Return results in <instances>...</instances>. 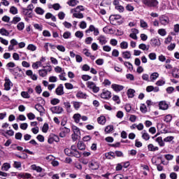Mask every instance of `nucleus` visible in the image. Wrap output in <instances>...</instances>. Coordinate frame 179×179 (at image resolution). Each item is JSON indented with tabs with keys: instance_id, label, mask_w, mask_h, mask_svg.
<instances>
[{
	"instance_id": "f257e3e1",
	"label": "nucleus",
	"mask_w": 179,
	"mask_h": 179,
	"mask_svg": "<svg viewBox=\"0 0 179 179\" xmlns=\"http://www.w3.org/2000/svg\"><path fill=\"white\" fill-rule=\"evenodd\" d=\"M142 3L147 8H156L159 5L157 0H142Z\"/></svg>"
},
{
	"instance_id": "f03ea898",
	"label": "nucleus",
	"mask_w": 179,
	"mask_h": 179,
	"mask_svg": "<svg viewBox=\"0 0 179 179\" xmlns=\"http://www.w3.org/2000/svg\"><path fill=\"white\" fill-rule=\"evenodd\" d=\"M54 142H59V137L54 134H51L48 136V143L50 145H52Z\"/></svg>"
},
{
	"instance_id": "7ed1b4c3",
	"label": "nucleus",
	"mask_w": 179,
	"mask_h": 179,
	"mask_svg": "<svg viewBox=\"0 0 179 179\" xmlns=\"http://www.w3.org/2000/svg\"><path fill=\"white\" fill-rule=\"evenodd\" d=\"M9 72L14 75V76H17L18 78H21L22 74L20 72H22V69L19 67H15L14 69H8Z\"/></svg>"
},
{
	"instance_id": "20e7f679",
	"label": "nucleus",
	"mask_w": 179,
	"mask_h": 179,
	"mask_svg": "<svg viewBox=\"0 0 179 179\" xmlns=\"http://www.w3.org/2000/svg\"><path fill=\"white\" fill-rule=\"evenodd\" d=\"M50 111H52V114H62V111H64V108L61 106H53L50 108Z\"/></svg>"
},
{
	"instance_id": "39448f33",
	"label": "nucleus",
	"mask_w": 179,
	"mask_h": 179,
	"mask_svg": "<svg viewBox=\"0 0 179 179\" xmlns=\"http://www.w3.org/2000/svg\"><path fill=\"white\" fill-rule=\"evenodd\" d=\"M89 168L91 170H99L100 169V164L97 162L91 161L89 162Z\"/></svg>"
},
{
	"instance_id": "423d86ee",
	"label": "nucleus",
	"mask_w": 179,
	"mask_h": 179,
	"mask_svg": "<svg viewBox=\"0 0 179 179\" xmlns=\"http://www.w3.org/2000/svg\"><path fill=\"white\" fill-rule=\"evenodd\" d=\"M21 10H22V15H23L24 16H27V17H29V18L33 17V12L23 7L21 8Z\"/></svg>"
},
{
	"instance_id": "0eeeda50",
	"label": "nucleus",
	"mask_w": 179,
	"mask_h": 179,
	"mask_svg": "<svg viewBox=\"0 0 179 179\" xmlns=\"http://www.w3.org/2000/svg\"><path fill=\"white\" fill-rule=\"evenodd\" d=\"M55 93L57 94V96H62L65 94V92H64V85L62 84H60L55 90Z\"/></svg>"
},
{
	"instance_id": "6e6552de",
	"label": "nucleus",
	"mask_w": 179,
	"mask_h": 179,
	"mask_svg": "<svg viewBox=\"0 0 179 179\" xmlns=\"http://www.w3.org/2000/svg\"><path fill=\"white\" fill-rule=\"evenodd\" d=\"M101 97L105 100H108V99H111V92L108 90H103L101 94Z\"/></svg>"
},
{
	"instance_id": "1a4fd4ad",
	"label": "nucleus",
	"mask_w": 179,
	"mask_h": 179,
	"mask_svg": "<svg viewBox=\"0 0 179 179\" xmlns=\"http://www.w3.org/2000/svg\"><path fill=\"white\" fill-rule=\"evenodd\" d=\"M159 22L161 24L166 26L169 24V22H170V20H169V17H166L165 15H162L159 17Z\"/></svg>"
},
{
	"instance_id": "9d476101",
	"label": "nucleus",
	"mask_w": 179,
	"mask_h": 179,
	"mask_svg": "<svg viewBox=\"0 0 179 179\" xmlns=\"http://www.w3.org/2000/svg\"><path fill=\"white\" fill-rule=\"evenodd\" d=\"M111 87L115 92H121V90H124V86L118 84H113Z\"/></svg>"
},
{
	"instance_id": "9b49d317",
	"label": "nucleus",
	"mask_w": 179,
	"mask_h": 179,
	"mask_svg": "<svg viewBox=\"0 0 179 179\" xmlns=\"http://www.w3.org/2000/svg\"><path fill=\"white\" fill-rule=\"evenodd\" d=\"M151 45L152 47H159L160 46V40L156 38H153L151 39Z\"/></svg>"
},
{
	"instance_id": "f8f14e48",
	"label": "nucleus",
	"mask_w": 179,
	"mask_h": 179,
	"mask_svg": "<svg viewBox=\"0 0 179 179\" xmlns=\"http://www.w3.org/2000/svg\"><path fill=\"white\" fill-rule=\"evenodd\" d=\"M159 106L160 110H167L169 108V104H167V102L166 101H162L159 103Z\"/></svg>"
},
{
	"instance_id": "ddd939ff",
	"label": "nucleus",
	"mask_w": 179,
	"mask_h": 179,
	"mask_svg": "<svg viewBox=\"0 0 179 179\" xmlns=\"http://www.w3.org/2000/svg\"><path fill=\"white\" fill-rule=\"evenodd\" d=\"M35 110L38 111L41 114H44L45 113V109H44V107L41 106V104H36L35 106Z\"/></svg>"
},
{
	"instance_id": "4468645a",
	"label": "nucleus",
	"mask_w": 179,
	"mask_h": 179,
	"mask_svg": "<svg viewBox=\"0 0 179 179\" xmlns=\"http://www.w3.org/2000/svg\"><path fill=\"white\" fill-rule=\"evenodd\" d=\"M98 40L101 45H104V44H107V39L106 36L101 35L98 37Z\"/></svg>"
},
{
	"instance_id": "2eb2a0df",
	"label": "nucleus",
	"mask_w": 179,
	"mask_h": 179,
	"mask_svg": "<svg viewBox=\"0 0 179 179\" xmlns=\"http://www.w3.org/2000/svg\"><path fill=\"white\" fill-rule=\"evenodd\" d=\"M138 48L140 50H143V51H149V48H150V45H146V44L145 43H141L138 45Z\"/></svg>"
},
{
	"instance_id": "dca6fc26",
	"label": "nucleus",
	"mask_w": 179,
	"mask_h": 179,
	"mask_svg": "<svg viewBox=\"0 0 179 179\" xmlns=\"http://www.w3.org/2000/svg\"><path fill=\"white\" fill-rule=\"evenodd\" d=\"M77 148L79 150H85L86 149V145H85L83 141H78Z\"/></svg>"
},
{
	"instance_id": "f3484780",
	"label": "nucleus",
	"mask_w": 179,
	"mask_h": 179,
	"mask_svg": "<svg viewBox=\"0 0 179 179\" xmlns=\"http://www.w3.org/2000/svg\"><path fill=\"white\" fill-rule=\"evenodd\" d=\"M82 117V115L79 113H76L73 115V118L76 124H79L80 122V118Z\"/></svg>"
},
{
	"instance_id": "a211bd4d",
	"label": "nucleus",
	"mask_w": 179,
	"mask_h": 179,
	"mask_svg": "<svg viewBox=\"0 0 179 179\" xmlns=\"http://www.w3.org/2000/svg\"><path fill=\"white\" fill-rule=\"evenodd\" d=\"M127 96L129 99H133L135 96V90L134 89H129L127 90Z\"/></svg>"
},
{
	"instance_id": "6ab92c4d",
	"label": "nucleus",
	"mask_w": 179,
	"mask_h": 179,
	"mask_svg": "<svg viewBox=\"0 0 179 179\" xmlns=\"http://www.w3.org/2000/svg\"><path fill=\"white\" fill-rule=\"evenodd\" d=\"M142 138L144 139V141H149L150 139V136L148 132H146V130H144L142 131Z\"/></svg>"
},
{
	"instance_id": "aec40b11",
	"label": "nucleus",
	"mask_w": 179,
	"mask_h": 179,
	"mask_svg": "<svg viewBox=\"0 0 179 179\" xmlns=\"http://www.w3.org/2000/svg\"><path fill=\"white\" fill-rule=\"evenodd\" d=\"M10 85H12L10 80L6 79L4 84L5 90H10Z\"/></svg>"
},
{
	"instance_id": "412c9836",
	"label": "nucleus",
	"mask_w": 179,
	"mask_h": 179,
	"mask_svg": "<svg viewBox=\"0 0 179 179\" xmlns=\"http://www.w3.org/2000/svg\"><path fill=\"white\" fill-rule=\"evenodd\" d=\"M31 170H35V171H37V173H41V171H43V168L37 166L36 164L31 165Z\"/></svg>"
},
{
	"instance_id": "4be33fe9",
	"label": "nucleus",
	"mask_w": 179,
	"mask_h": 179,
	"mask_svg": "<svg viewBox=\"0 0 179 179\" xmlns=\"http://www.w3.org/2000/svg\"><path fill=\"white\" fill-rule=\"evenodd\" d=\"M148 149L150 152H156V150H159V147H155L153 144H149L148 145Z\"/></svg>"
},
{
	"instance_id": "5701e85b",
	"label": "nucleus",
	"mask_w": 179,
	"mask_h": 179,
	"mask_svg": "<svg viewBox=\"0 0 179 179\" xmlns=\"http://www.w3.org/2000/svg\"><path fill=\"white\" fill-rule=\"evenodd\" d=\"M76 97H78V99H87V94H86L82 92H78L76 94Z\"/></svg>"
},
{
	"instance_id": "b1692460",
	"label": "nucleus",
	"mask_w": 179,
	"mask_h": 179,
	"mask_svg": "<svg viewBox=\"0 0 179 179\" xmlns=\"http://www.w3.org/2000/svg\"><path fill=\"white\" fill-rule=\"evenodd\" d=\"M10 169V164L9 163H4L1 166V170L3 171H8Z\"/></svg>"
},
{
	"instance_id": "393cba45",
	"label": "nucleus",
	"mask_w": 179,
	"mask_h": 179,
	"mask_svg": "<svg viewBox=\"0 0 179 179\" xmlns=\"http://www.w3.org/2000/svg\"><path fill=\"white\" fill-rule=\"evenodd\" d=\"M79 3V1L78 0H70L67 1V4H69V6H76Z\"/></svg>"
},
{
	"instance_id": "a878e982",
	"label": "nucleus",
	"mask_w": 179,
	"mask_h": 179,
	"mask_svg": "<svg viewBox=\"0 0 179 179\" xmlns=\"http://www.w3.org/2000/svg\"><path fill=\"white\" fill-rule=\"evenodd\" d=\"M39 76H41L42 78H45V76L48 75V71L47 69H41L38 71Z\"/></svg>"
},
{
	"instance_id": "bb28decb",
	"label": "nucleus",
	"mask_w": 179,
	"mask_h": 179,
	"mask_svg": "<svg viewBox=\"0 0 179 179\" xmlns=\"http://www.w3.org/2000/svg\"><path fill=\"white\" fill-rule=\"evenodd\" d=\"M150 78L151 82H153V80H156V79H157V78H159V73H157V72L152 73L150 75Z\"/></svg>"
},
{
	"instance_id": "cd10ccee",
	"label": "nucleus",
	"mask_w": 179,
	"mask_h": 179,
	"mask_svg": "<svg viewBox=\"0 0 179 179\" xmlns=\"http://www.w3.org/2000/svg\"><path fill=\"white\" fill-rule=\"evenodd\" d=\"M87 86L88 89H91L92 90H94V87H96V83L92 81L87 82Z\"/></svg>"
},
{
	"instance_id": "c85d7f7f",
	"label": "nucleus",
	"mask_w": 179,
	"mask_h": 179,
	"mask_svg": "<svg viewBox=\"0 0 179 179\" xmlns=\"http://www.w3.org/2000/svg\"><path fill=\"white\" fill-rule=\"evenodd\" d=\"M121 15H111L109 19L110 20V22H114V20H120V19H121Z\"/></svg>"
},
{
	"instance_id": "c756f323",
	"label": "nucleus",
	"mask_w": 179,
	"mask_h": 179,
	"mask_svg": "<svg viewBox=\"0 0 179 179\" xmlns=\"http://www.w3.org/2000/svg\"><path fill=\"white\" fill-rule=\"evenodd\" d=\"M122 54L123 58L126 59H129V58H131V52L129 51L123 52Z\"/></svg>"
},
{
	"instance_id": "7c9ffc66",
	"label": "nucleus",
	"mask_w": 179,
	"mask_h": 179,
	"mask_svg": "<svg viewBox=\"0 0 179 179\" xmlns=\"http://www.w3.org/2000/svg\"><path fill=\"white\" fill-rule=\"evenodd\" d=\"M97 121L99 124H101V125H104V124H106V117L101 116L98 117Z\"/></svg>"
},
{
	"instance_id": "2f4dec72",
	"label": "nucleus",
	"mask_w": 179,
	"mask_h": 179,
	"mask_svg": "<svg viewBox=\"0 0 179 179\" xmlns=\"http://www.w3.org/2000/svg\"><path fill=\"white\" fill-rule=\"evenodd\" d=\"M72 130L73 134H77L78 135H80V129L78 127L73 125Z\"/></svg>"
},
{
	"instance_id": "473e14b6",
	"label": "nucleus",
	"mask_w": 179,
	"mask_h": 179,
	"mask_svg": "<svg viewBox=\"0 0 179 179\" xmlns=\"http://www.w3.org/2000/svg\"><path fill=\"white\" fill-rule=\"evenodd\" d=\"M114 129V127L113 125H109L105 128V132L106 134H110V132H113Z\"/></svg>"
},
{
	"instance_id": "72a5a7b5",
	"label": "nucleus",
	"mask_w": 179,
	"mask_h": 179,
	"mask_svg": "<svg viewBox=\"0 0 179 179\" xmlns=\"http://www.w3.org/2000/svg\"><path fill=\"white\" fill-rule=\"evenodd\" d=\"M82 156V152H80L79 151L76 150L73 152V157H76L77 159H79Z\"/></svg>"
},
{
	"instance_id": "f704fd0d",
	"label": "nucleus",
	"mask_w": 179,
	"mask_h": 179,
	"mask_svg": "<svg viewBox=\"0 0 179 179\" xmlns=\"http://www.w3.org/2000/svg\"><path fill=\"white\" fill-rule=\"evenodd\" d=\"M106 159H111V157H115V153L114 152H109L105 154Z\"/></svg>"
},
{
	"instance_id": "c9c22d12",
	"label": "nucleus",
	"mask_w": 179,
	"mask_h": 179,
	"mask_svg": "<svg viewBox=\"0 0 179 179\" xmlns=\"http://www.w3.org/2000/svg\"><path fill=\"white\" fill-rule=\"evenodd\" d=\"M112 100H113V101L117 104H121V99H120V96H118V95H114L112 98Z\"/></svg>"
},
{
	"instance_id": "e433bc0d",
	"label": "nucleus",
	"mask_w": 179,
	"mask_h": 179,
	"mask_svg": "<svg viewBox=\"0 0 179 179\" xmlns=\"http://www.w3.org/2000/svg\"><path fill=\"white\" fill-rule=\"evenodd\" d=\"M10 13L12 15H17V8L11 6L10 8Z\"/></svg>"
},
{
	"instance_id": "4c0bfd02",
	"label": "nucleus",
	"mask_w": 179,
	"mask_h": 179,
	"mask_svg": "<svg viewBox=\"0 0 179 179\" xmlns=\"http://www.w3.org/2000/svg\"><path fill=\"white\" fill-rule=\"evenodd\" d=\"M0 34H1V36H9V31L5 28H2L0 29Z\"/></svg>"
},
{
	"instance_id": "58836bf2",
	"label": "nucleus",
	"mask_w": 179,
	"mask_h": 179,
	"mask_svg": "<svg viewBox=\"0 0 179 179\" xmlns=\"http://www.w3.org/2000/svg\"><path fill=\"white\" fill-rule=\"evenodd\" d=\"M120 48H122V50H127V48H128V42L122 41L120 43Z\"/></svg>"
},
{
	"instance_id": "ea45409f",
	"label": "nucleus",
	"mask_w": 179,
	"mask_h": 179,
	"mask_svg": "<svg viewBox=\"0 0 179 179\" xmlns=\"http://www.w3.org/2000/svg\"><path fill=\"white\" fill-rule=\"evenodd\" d=\"M73 16L77 19H83V14L82 13H74Z\"/></svg>"
},
{
	"instance_id": "a19ab883",
	"label": "nucleus",
	"mask_w": 179,
	"mask_h": 179,
	"mask_svg": "<svg viewBox=\"0 0 179 179\" xmlns=\"http://www.w3.org/2000/svg\"><path fill=\"white\" fill-rule=\"evenodd\" d=\"M27 49L29 51H36V50H37V47L33 44H29L28 45Z\"/></svg>"
},
{
	"instance_id": "79ce46f5",
	"label": "nucleus",
	"mask_w": 179,
	"mask_h": 179,
	"mask_svg": "<svg viewBox=\"0 0 179 179\" xmlns=\"http://www.w3.org/2000/svg\"><path fill=\"white\" fill-rule=\"evenodd\" d=\"M64 106L66 108L67 113H71V103L68 101L64 102Z\"/></svg>"
},
{
	"instance_id": "37998d69",
	"label": "nucleus",
	"mask_w": 179,
	"mask_h": 179,
	"mask_svg": "<svg viewBox=\"0 0 179 179\" xmlns=\"http://www.w3.org/2000/svg\"><path fill=\"white\" fill-rule=\"evenodd\" d=\"M116 10H117L118 12H120V13H122V12H124V10H125V8H124V6L119 5L115 7Z\"/></svg>"
},
{
	"instance_id": "c03bdc74",
	"label": "nucleus",
	"mask_w": 179,
	"mask_h": 179,
	"mask_svg": "<svg viewBox=\"0 0 179 179\" xmlns=\"http://www.w3.org/2000/svg\"><path fill=\"white\" fill-rule=\"evenodd\" d=\"M59 99H57V98H54L53 99H52L50 101V103L52 105V106H57V104H59Z\"/></svg>"
},
{
	"instance_id": "a18cd8bd",
	"label": "nucleus",
	"mask_w": 179,
	"mask_h": 179,
	"mask_svg": "<svg viewBox=\"0 0 179 179\" xmlns=\"http://www.w3.org/2000/svg\"><path fill=\"white\" fill-rule=\"evenodd\" d=\"M17 28L20 31L23 30V29H24V22H19L17 25Z\"/></svg>"
},
{
	"instance_id": "49530a36",
	"label": "nucleus",
	"mask_w": 179,
	"mask_h": 179,
	"mask_svg": "<svg viewBox=\"0 0 179 179\" xmlns=\"http://www.w3.org/2000/svg\"><path fill=\"white\" fill-rule=\"evenodd\" d=\"M35 12L36 13H37L38 15H43L44 14V10H43V8L38 7L35 9Z\"/></svg>"
},
{
	"instance_id": "de8ad7c7",
	"label": "nucleus",
	"mask_w": 179,
	"mask_h": 179,
	"mask_svg": "<svg viewBox=\"0 0 179 179\" xmlns=\"http://www.w3.org/2000/svg\"><path fill=\"white\" fill-rule=\"evenodd\" d=\"M21 96L24 99H30V94H29V92H24V91L22 92Z\"/></svg>"
},
{
	"instance_id": "09e8293b",
	"label": "nucleus",
	"mask_w": 179,
	"mask_h": 179,
	"mask_svg": "<svg viewBox=\"0 0 179 179\" xmlns=\"http://www.w3.org/2000/svg\"><path fill=\"white\" fill-rule=\"evenodd\" d=\"M20 20H22V18H20V17H14L11 23H13V24H16L17 23H19Z\"/></svg>"
},
{
	"instance_id": "8fccbe9b",
	"label": "nucleus",
	"mask_w": 179,
	"mask_h": 179,
	"mask_svg": "<svg viewBox=\"0 0 179 179\" xmlns=\"http://www.w3.org/2000/svg\"><path fill=\"white\" fill-rule=\"evenodd\" d=\"M148 57L150 58V59H151V61H155V59H156V58H157L156 53H155V52L150 53L148 55Z\"/></svg>"
},
{
	"instance_id": "3c124183",
	"label": "nucleus",
	"mask_w": 179,
	"mask_h": 179,
	"mask_svg": "<svg viewBox=\"0 0 179 179\" xmlns=\"http://www.w3.org/2000/svg\"><path fill=\"white\" fill-rule=\"evenodd\" d=\"M56 48H57L59 51H60L61 52H65V51H66L65 48H64V45H57V46H56Z\"/></svg>"
},
{
	"instance_id": "603ef678",
	"label": "nucleus",
	"mask_w": 179,
	"mask_h": 179,
	"mask_svg": "<svg viewBox=\"0 0 179 179\" xmlns=\"http://www.w3.org/2000/svg\"><path fill=\"white\" fill-rule=\"evenodd\" d=\"M158 34L160 36H166L167 34V32L166 31V29H160L158 30Z\"/></svg>"
},
{
	"instance_id": "864d4df0",
	"label": "nucleus",
	"mask_w": 179,
	"mask_h": 179,
	"mask_svg": "<svg viewBox=\"0 0 179 179\" xmlns=\"http://www.w3.org/2000/svg\"><path fill=\"white\" fill-rule=\"evenodd\" d=\"M73 106L76 110H79L80 108V103L78 101H73Z\"/></svg>"
},
{
	"instance_id": "5fc2aeb1",
	"label": "nucleus",
	"mask_w": 179,
	"mask_h": 179,
	"mask_svg": "<svg viewBox=\"0 0 179 179\" xmlns=\"http://www.w3.org/2000/svg\"><path fill=\"white\" fill-rule=\"evenodd\" d=\"M140 110H141V113H147L148 112V108H146V105H145L144 103H143L141 106Z\"/></svg>"
},
{
	"instance_id": "6e6d98bb",
	"label": "nucleus",
	"mask_w": 179,
	"mask_h": 179,
	"mask_svg": "<svg viewBox=\"0 0 179 179\" xmlns=\"http://www.w3.org/2000/svg\"><path fill=\"white\" fill-rule=\"evenodd\" d=\"M48 124L45 123L43 126L42 131L44 132V134H47V132L48 131Z\"/></svg>"
},
{
	"instance_id": "4d7b16f0",
	"label": "nucleus",
	"mask_w": 179,
	"mask_h": 179,
	"mask_svg": "<svg viewBox=\"0 0 179 179\" xmlns=\"http://www.w3.org/2000/svg\"><path fill=\"white\" fill-rule=\"evenodd\" d=\"M10 176V174L0 171V176L3 177L2 178L6 179V177H9Z\"/></svg>"
},
{
	"instance_id": "13d9d810",
	"label": "nucleus",
	"mask_w": 179,
	"mask_h": 179,
	"mask_svg": "<svg viewBox=\"0 0 179 179\" xmlns=\"http://www.w3.org/2000/svg\"><path fill=\"white\" fill-rule=\"evenodd\" d=\"M49 8H53L55 10H59V8H61V6L59 5V3H55Z\"/></svg>"
},
{
	"instance_id": "bf43d9fd",
	"label": "nucleus",
	"mask_w": 179,
	"mask_h": 179,
	"mask_svg": "<svg viewBox=\"0 0 179 179\" xmlns=\"http://www.w3.org/2000/svg\"><path fill=\"white\" fill-rule=\"evenodd\" d=\"M13 167H15V169H20V167H22V163L20 162H14L13 164Z\"/></svg>"
},
{
	"instance_id": "052dcab7",
	"label": "nucleus",
	"mask_w": 179,
	"mask_h": 179,
	"mask_svg": "<svg viewBox=\"0 0 179 179\" xmlns=\"http://www.w3.org/2000/svg\"><path fill=\"white\" fill-rule=\"evenodd\" d=\"M61 131H62V132H63L66 135L67 134H69V132H71V129H69V128H66V127L61 128Z\"/></svg>"
},
{
	"instance_id": "680f3d73",
	"label": "nucleus",
	"mask_w": 179,
	"mask_h": 179,
	"mask_svg": "<svg viewBox=\"0 0 179 179\" xmlns=\"http://www.w3.org/2000/svg\"><path fill=\"white\" fill-rule=\"evenodd\" d=\"M171 120H173V117L171 115H167L164 117L165 122H171Z\"/></svg>"
},
{
	"instance_id": "e2e57ef3",
	"label": "nucleus",
	"mask_w": 179,
	"mask_h": 179,
	"mask_svg": "<svg viewBox=\"0 0 179 179\" xmlns=\"http://www.w3.org/2000/svg\"><path fill=\"white\" fill-rule=\"evenodd\" d=\"M76 37H78V38H82L83 37V32L80 31H77L75 34Z\"/></svg>"
},
{
	"instance_id": "0e129e2a",
	"label": "nucleus",
	"mask_w": 179,
	"mask_h": 179,
	"mask_svg": "<svg viewBox=\"0 0 179 179\" xmlns=\"http://www.w3.org/2000/svg\"><path fill=\"white\" fill-rule=\"evenodd\" d=\"M110 5V0H103L100 3V6H106Z\"/></svg>"
},
{
	"instance_id": "69168bd1",
	"label": "nucleus",
	"mask_w": 179,
	"mask_h": 179,
	"mask_svg": "<svg viewBox=\"0 0 179 179\" xmlns=\"http://www.w3.org/2000/svg\"><path fill=\"white\" fill-rule=\"evenodd\" d=\"M126 9L129 11V12H134V9H135V8L133 7L132 5L131 4H127L126 6Z\"/></svg>"
},
{
	"instance_id": "338daca9",
	"label": "nucleus",
	"mask_w": 179,
	"mask_h": 179,
	"mask_svg": "<svg viewBox=\"0 0 179 179\" xmlns=\"http://www.w3.org/2000/svg\"><path fill=\"white\" fill-rule=\"evenodd\" d=\"M92 41H93V38L89 36L85 38V44H92Z\"/></svg>"
},
{
	"instance_id": "774afa93",
	"label": "nucleus",
	"mask_w": 179,
	"mask_h": 179,
	"mask_svg": "<svg viewBox=\"0 0 179 179\" xmlns=\"http://www.w3.org/2000/svg\"><path fill=\"white\" fill-rule=\"evenodd\" d=\"M69 37H71V32L69 31H66L63 34V38L66 39V38H69Z\"/></svg>"
}]
</instances>
